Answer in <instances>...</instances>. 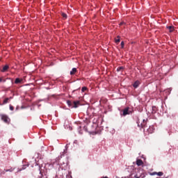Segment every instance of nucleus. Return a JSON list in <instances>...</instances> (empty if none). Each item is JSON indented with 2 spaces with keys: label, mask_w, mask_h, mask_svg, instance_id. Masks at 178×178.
<instances>
[{
  "label": "nucleus",
  "mask_w": 178,
  "mask_h": 178,
  "mask_svg": "<svg viewBox=\"0 0 178 178\" xmlns=\"http://www.w3.org/2000/svg\"><path fill=\"white\" fill-rule=\"evenodd\" d=\"M136 178H140V177H138V175H135Z\"/></svg>",
  "instance_id": "24"
},
{
  "label": "nucleus",
  "mask_w": 178,
  "mask_h": 178,
  "mask_svg": "<svg viewBox=\"0 0 178 178\" xmlns=\"http://www.w3.org/2000/svg\"><path fill=\"white\" fill-rule=\"evenodd\" d=\"M8 102H9V98L7 97L3 100V104H8Z\"/></svg>",
  "instance_id": "15"
},
{
  "label": "nucleus",
  "mask_w": 178,
  "mask_h": 178,
  "mask_svg": "<svg viewBox=\"0 0 178 178\" xmlns=\"http://www.w3.org/2000/svg\"><path fill=\"white\" fill-rule=\"evenodd\" d=\"M2 81L3 83H5V81H6V80L3 79V77H0V83H2Z\"/></svg>",
  "instance_id": "17"
},
{
  "label": "nucleus",
  "mask_w": 178,
  "mask_h": 178,
  "mask_svg": "<svg viewBox=\"0 0 178 178\" xmlns=\"http://www.w3.org/2000/svg\"><path fill=\"white\" fill-rule=\"evenodd\" d=\"M67 105L69 106H71L72 108H77L79 106V105H80V102L79 101L72 102L71 101L68 100L67 102Z\"/></svg>",
  "instance_id": "2"
},
{
  "label": "nucleus",
  "mask_w": 178,
  "mask_h": 178,
  "mask_svg": "<svg viewBox=\"0 0 178 178\" xmlns=\"http://www.w3.org/2000/svg\"><path fill=\"white\" fill-rule=\"evenodd\" d=\"M116 44H119L120 42V36H118L117 38L115 40Z\"/></svg>",
  "instance_id": "12"
},
{
  "label": "nucleus",
  "mask_w": 178,
  "mask_h": 178,
  "mask_svg": "<svg viewBox=\"0 0 178 178\" xmlns=\"http://www.w3.org/2000/svg\"><path fill=\"white\" fill-rule=\"evenodd\" d=\"M76 73H77V69L76 67L72 68V71L70 72L71 76L76 74Z\"/></svg>",
  "instance_id": "7"
},
{
  "label": "nucleus",
  "mask_w": 178,
  "mask_h": 178,
  "mask_svg": "<svg viewBox=\"0 0 178 178\" xmlns=\"http://www.w3.org/2000/svg\"><path fill=\"white\" fill-rule=\"evenodd\" d=\"M123 178V177H122ZM124 178H129V177H124Z\"/></svg>",
  "instance_id": "25"
},
{
  "label": "nucleus",
  "mask_w": 178,
  "mask_h": 178,
  "mask_svg": "<svg viewBox=\"0 0 178 178\" xmlns=\"http://www.w3.org/2000/svg\"><path fill=\"white\" fill-rule=\"evenodd\" d=\"M157 174H158L157 172H153L150 173V175L151 176H155V175H157Z\"/></svg>",
  "instance_id": "19"
},
{
  "label": "nucleus",
  "mask_w": 178,
  "mask_h": 178,
  "mask_svg": "<svg viewBox=\"0 0 178 178\" xmlns=\"http://www.w3.org/2000/svg\"><path fill=\"white\" fill-rule=\"evenodd\" d=\"M157 176H163V172H157Z\"/></svg>",
  "instance_id": "18"
},
{
  "label": "nucleus",
  "mask_w": 178,
  "mask_h": 178,
  "mask_svg": "<svg viewBox=\"0 0 178 178\" xmlns=\"http://www.w3.org/2000/svg\"><path fill=\"white\" fill-rule=\"evenodd\" d=\"M8 69H9V65H6L4 67H3V69L1 70V72L3 73H5V72H8Z\"/></svg>",
  "instance_id": "6"
},
{
  "label": "nucleus",
  "mask_w": 178,
  "mask_h": 178,
  "mask_svg": "<svg viewBox=\"0 0 178 178\" xmlns=\"http://www.w3.org/2000/svg\"><path fill=\"white\" fill-rule=\"evenodd\" d=\"M121 48H124V42H121Z\"/></svg>",
  "instance_id": "21"
},
{
  "label": "nucleus",
  "mask_w": 178,
  "mask_h": 178,
  "mask_svg": "<svg viewBox=\"0 0 178 178\" xmlns=\"http://www.w3.org/2000/svg\"><path fill=\"white\" fill-rule=\"evenodd\" d=\"M152 113H156V106H152Z\"/></svg>",
  "instance_id": "14"
},
{
  "label": "nucleus",
  "mask_w": 178,
  "mask_h": 178,
  "mask_svg": "<svg viewBox=\"0 0 178 178\" xmlns=\"http://www.w3.org/2000/svg\"><path fill=\"white\" fill-rule=\"evenodd\" d=\"M129 108L127 107L123 110V115L126 116L127 115H130L131 111H129Z\"/></svg>",
  "instance_id": "4"
},
{
  "label": "nucleus",
  "mask_w": 178,
  "mask_h": 178,
  "mask_svg": "<svg viewBox=\"0 0 178 178\" xmlns=\"http://www.w3.org/2000/svg\"><path fill=\"white\" fill-rule=\"evenodd\" d=\"M81 91H82V92H85L86 91H87V87H86V86L83 87L81 89Z\"/></svg>",
  "instance_id": "16"
},
{
  "label": "nucleus",
  "mask_w": 178,
  "mask_h": 178,
  "mask_svg": "<svg viewBox=\"0 0 178 178\" xmlns=\"http://www.w3.org/2000/svg\"><path fill=\"white\" fill-rule=\"evenodd\" d=\"M5 172H12V170H6Z\"/></svg>",
  "instance_id": "23"
},
{
  "label": "nucleus",
  "mask_w": 178,
  "mask_h": 178,
  "mask_svg": "<svg viewBox=\"0 0 178 178\" xmlns=\"http://www.w3.org/2000/svg\"><path fill=\"white\" fill-rule=\"evenodd\" d=\"M22 81H23L22 79L17 78V79H15V84H20V83H22Z\"/></svg>",
  "instance_id": "11"
},
{
  "label": "nucleus",
  "mask_w": 178,
  "mask_h": 178,
  "mask_svg": "<svg viewBox=\"0 0 178 178\" xmlns=\"http://www.w3.org/2000/svg\"><path fill=\"white\" fill-rule=\"evenodd\" d=\"M138 127H141L142 129H144L145 126H147V120L144 119H139L138 121L137 122Z\"/></svg>",
  "instance_id": "1"
},
{
  "label": "nucleus",
  "mask_w": 178,
  "mask_h": 178,
  "mask_svg": "<svg viewBox=\"0 0 178 178\" xmlns=\"http://www.w3.org/2000/svg\"><path fill=\"white\" fill-rule=\"evenodd\" d=\"M167 29H169L170 33H173V31L175 30V26H167Z\"/></svg>",
  "instance_id": "10"
},
{
  "label": "nucleus",
  "mask_w": 178,
  "mask_h": 178,
  "mask_svg": "<svg viewBox=\"0 0 178 178\" xmlns=\"http://www.w3.org/2000/svg\"><path fill=\"white\" fill-rule=\"evenodd\" d=\"M147 132L149 133V134H152V133H154V127H149L147 129Z\"/></svg>",
  "instance_id": "9"
},
{
  "label": "nucleus",
  "mask_w": 178,
  "mask_h": 178,
  "mask_svg": "<svg viewBox=\"0 0 178 178\" xmlns=\"http://www.w3.org/2000/svg\"><path fill=\"white\" fill-rule=\"evenodd\" d=\"M14 109H15V108L13 107V106L10 105V110L13 111Z\"/></svg>",
  "instance_id": "22"
},
{
  "label": "nucleus",
  "mask_w": 178,
  "mask_h": 178,
  "mask_svg": "<svg viewBox=\"0 0 178 178\" xmlns=\"http://www.w3.org/2000/svg\"><path fill=\"white\" fill-rule=\"evenodd\" d=\"M1 120L3 121L4 123H9V118L7 117L6 115H1Z\"/></svg>",
  "instance_id": "3"
},
{
  "label": "nucleus",
  "mask_w": 178,
  "mask_h": 178,
  "mask_svg": "<svg viewBox=\"0 0 178 178\" xmlns=\"http://www.w3.org/2000/svg\"><path fill=\"white\" fill-rule=\"evenodd\" d=\"M124 69V67H118L117 68V72H123Z\"/></svg>",
  "instance_id": "13"
},
{
  "label": "nucleus",
  "mask_w": 178,
  "mask_h": 178,
  "mask_svg": "<svg viewBox=\"0 0 178 178\" xmlns=\"http://www.w3.org/2000/svg\"><path fill=\"white\" fill-rule=\"evenodd\" d=\"M138 86H140V82L138 81H135L133 84L134 88H138Z\"/></svg>",
  "instance_id": "8"
},
{
  "label": "nucleus",
  "mask_w": 178,
  "mask_h": 178,
  "mask_svg": "<svg viewBox=\"0 0 178 178\" xmlns=\"http://www.w3.org/2000/svg\"><path fill=\"white\" fill-rule=\"evenodd\" d=\"M136 165L138 166H141L142 165H144V162H143V160H141V159H138L136 161Z\"/></svg>",
  "instance_id": "5"
},
{
  "label": "nucleus",
  "mask_w": 178,
  "mask_h": 178,
  "mask_svg": "<svg viewBox=\"0 0 178 178\" xmlns=\"http://www.w3.org/2000/svg\"><path fill=\"white\" fill-rule=\"evenodd\" d=\"M62 16L63 17H64L65 19H66L67 17V15L65 13H62Z\"/></svg>",
  "instance_id": "20"
}]
</instances>
